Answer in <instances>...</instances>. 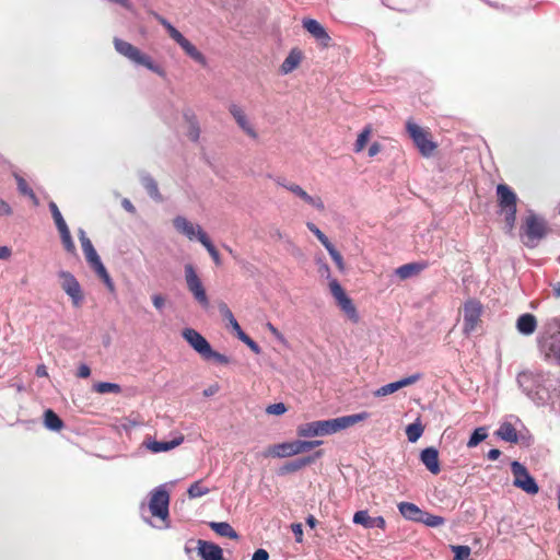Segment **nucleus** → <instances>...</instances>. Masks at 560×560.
Here are the masks:
<instances>
[{
	"label": "nucleus",
	"mask_w": 560,
	"mask_h": 560,
	"mask_svg": "<svg viewBox=\"0 0 560 560\" xmlns=\"http://www.w3.org/2000/svg\"><path fill=\"white\" fill-rule=\"evenodd\" d=\"M369 418V413L363 411L360 413L343 416L329 420H318L300 424L296 433L301 438H314L334 434L347 428H350Z\"/></svg>",
	"instance_id": "obj_1"
},
{
	"label": "nucleus",
	"mask_w": 560,
	"mask_h": 560,
	"mask_svg": "<svg viewBox=\"0 0 560 560\" xmlns=\"http://www.w3.org/2000/svg\"><path fill=\"white\" fill-rule=\"evenodd\" d=\"M183 338L189 346L205 360H214L220 364H229L230 360L226 355L214 351L208 340L196 329L185 328L182 331Z\"/></svg>",
	"instance_id": "obj_2"
},
{
	"label": "nucleus",
	"mask_w": 560,
	"mask_h": 560,
	"mask_svg": "<svg viewBox=\"0 0 560 560\" xmlns=\"http://www.w3.org/2000/svg\"><path fill=\"white\" fill-rule=\"evenodd\" d=\"M80 242L85 259L90 267L94 270L97 277L104 282L109 292H115V283L110 278L108 271L103 265L100 256L97 255L92 242L85 236L83 231H80Z\"/></svg>",
	"instance_id": "obj_3"
},
{
	"label": "nucleus",
	"mask_w": 560,
	"mask_h": 560,
	"mask_svg": "<svg viewBox=\"0 0 560 560\" xmlns=\"http://www.w3.org/2000/svg\"><path fill=\"white\" fill-rule=\"evenodd\" d=\"M80 242L85 259L90 267L94 270L97 277L104 282L109 292H115V283L110 278L108 271L103 265L100 256L97 255L92 242L85 236L83 231H80Z\"/></svg>",
	"instance_id": "obj_4"
},
{
	"label": "nucleus",
	"mask_w": 560,
	"mask_h": 560,
	"mask_svg": "<svg viewBox=\"0 0 560 560\" xmlns=\"http://www.w3.org/2000/svg\"><path fill=\"white\" fill-rule=\"evenodd\" d=\"M114 46L118 54L126 57L131 62L143 66L161 77L165 75V71L160 66L155 65L150 56L141 52L140 49L130 43L116 37L114 38Z\"/></svg>",
	"instance_id": "obj_5"
},
{
	"label": "nucleus",
	"mask_w": 560,
	"mask_h": 560,
	"mask_svg": "<svg viewBox=\"0 0 560 560\" xmlns=\"http://www.w3.org/2000/svg\"><path fill=\"white\" fill-rule=\"evenodd\" d=\"M549 229L546 221L532 213L529 214L521 228V238L525 246L533 248L536 247L548 233Z\"/></svg>",
	"instance_id": "obj_6"
},
{
	"label": "nucleus",
	"mask_w": 560,
	"mask_h": 560,
	"mask_svg": "<svg viewBox=\"0 0 560 560\" xmlns=\"http://www.w3.org/2000/svg\"><path fill=\"white\" fill-rule=\"evenodd\" d=\"M323 444L320 440L302 441L294 440L290 442H283L275 444L268 448L267 455L272 457H291L301 453L307 452Z\"/></svg>",
	"instance_id": "obj_7"
},
{
	"label": "nucleus",
	"mask_w": 560,
	"mask_h": 560,
	"mask_svg": "<svg viewBox=\"0 0 560 560\" xmlns=\"http://www.w3.org/2000/svg\"><path fill=\"white\" fill-rule=\"evenodd\" d=\"M156 20L165 27L170 37L176 42L180 48L189 56L194 61L201 66H207V59L202 52H200L195 45H192L184 35L176 30L166 19L156 14Z\"/></svg>",
	"instance_id": "obj_8"
},
{
	"label": "nucleus",
	"mask_w": 560,
	"mask_h": 560,
	"mask_svg": "<svg viewBox=\"0 0 560 560\" xmlns=\"http://www.w3.org/2000/svg\"><path fill=\"white\" fill-rule=\"evenodd\" d=\"M156 20L165 27L170 37L176 42L180 48L189 56L194 61L201 66H207V59L202 52H200L195 45H192L184 35L176 30L166 19L156 14Z\"/></svg>",
	"instance_id": "obj_9"
},
{
	"label": "nucleus",
	"mask_w": 560,
	"mask_h": 560,
	"mask_svg": "<svg viewBox=\"0 0 560 560\" xmlns=\"http://www.w3.org/2000/svg\"><path fill=\"white\" fill-rule=\"evenodd\" d=\"M156 20L165 27L170 37L176 42L180 48L189 56L194 61L201 66H207V59L202 52H200L195 45H192L184 35L176 30L166 19L156 14Z\"/></svg>",
	"instance_id": "obj_10"
},
{
	"label": "nucleus",
	"mask_w": 560,
	"mask_h": 560,
	"mask_svg": "<svg viewBox=\"0 0 560 560\" xmlns=\"http://www.w3.org/2000/svg\"><path fill=\"white\" fill-rule=\"evenodd\" d=\"M406 130L423 156L429 158L433 154L436 149V143L432 141L428 129L422 128L412 119H408L406 121Z\"/></svg>",
	"instance_id": "obj_11"
},
{
	"label": "nucleus",
	"mask_w": 560,
	"mask_h": 560,
	"mask_svg": "<svg viewBox=\"0 0 560 560\" xmlns=\"http://www.w3.org/2000/svg\"><path fill=\"white\" fill-rule=\"evenodd\" d=\"M483 306L477 299H468L463 305V334L471 335L481 325Z\"/></svg>",
	"instance_id": "obj_12"
},
{
	"label": "nucleus",
	"mask_w": 560,
	"mask_h": 560,
	"mask_svg": "<svg viewBox=\"0 0 560 560\" xmlns=\"http://www.w3.org/2000/svg\"><path fill=\"white\" fill-rule=\"evenodd\" d=\"M329 290L337 305L346 314V316L352 323H358L360 317L357 307L353 304L352 300L347 295V293L345 292L343 288L341 287L337 279H331L329 281Z\"/></svg>",
	"instance_id": "obj_13"
},
{
	"label": "nucleus",
	"mask_w": 560,
	"mask_h": 560,
	"mask_svg": "<svg viewBox=\"0 0 560 560\" xmlns=\"http://www.w3.org/2000/svg\"><path fill=\"white\" fill-rule=\"evenodd\" d=\"M511 469L514 477L513 485L516 488L522 489L527 494L534 495L538 493L539 487L524 465L518 462H513Z\"/></svg>",
	"instance_id": "obj_14"
},
{
	"label": "nucleus",
	"mask_w": 560,
	"mask_h": 560,
	"mask_svg": "<svg viewBox=\"0 0 560 560\" xmlns=\"http://www.w3.org/2000/svg\"><path fill=\"white\" fill-rule=\"evenodd\" d=\"M185 280L188 290L191 292L196 301L203 307L209 306V300L206 290L202 285L200 278L198 277L192 265L188 264L185 266Z\"/></svg>",
	"instance_id": "obj_15"
},
{
	"label": "nucleus",
	"mask_w": 560,
	"mask_h": 560,
	"mask_svg": "<svg viewBox=\"0 0 560 560\" xmlns=\"http://www.w3.org/2000/svg\"><path fill=\"white\" fill-rule=\"evenodd\" d=\"M58 276L61 279V288L71 298L72 304L75 307L81 306L84 296L79 281L69 271L62 270Z\"/></svg>",
	"instance_id": "obj_16"
},
{
	"label": "nucleus",
	"mask_w": 560,
	"mask_h": 560,
	"mask_svg": "<svg viewBox=\"0 0 560 560\" xmlns=\"http://www.w3.org/2000/svg\"><path fill=\"white\" fill-rule=\"evenodd\" d=\"M170 495L164 489L152 492L149 509L153 516L165 520L168 516Z\"/></svg>",
	"instance_id": "obj_17"
},
{
	"label": "nucleus",
	"mask_w": 560,
	"mask_h": 560,
	"mask_svg": "<svg viewBox=\"0 0 560 560\" xmlns=\"http://www.w3.org/2000/svg\"><path fill=\"white\" fill-rule=\"evenodd\" d=\"M229 113L234 118L236 125L250 139L257 140L259 135L254 127V124L250 121L249 117L245 113V110L237 104H231L229 106Z\"/></svg>",
	"instance_id": "obj_18"
},
{
	"label": "nucleus",
	"mask_w": 560,
	"mask_h": 560,
	"mask_svg": "<svg viewBox=\"0 0 560 560\" xmlns=\"http://www.w3.org/2000/svg\"><path fill=\"white\" fill-rule=\"evenodd\" d=\"M303 27L324 47H328L331 40L325 27L314 19H304Z\"/></svg>",
	"instance_id": "obj_19"
},
{
	"label": "nucleus",
	"mask_w": 560,
	"mask_h": 560,
	"mask_svg": "<svg viewBox=\"0 0 560 560\" xmlns=\"http://www.w3.org/2000/svg\"><path fill=\"white\" fill-rule=\"evenodd\" d=\"M420 380V375L419 374H415V375H410V376H407V377H404L397 382H393V383H389V384H386L382 387H380L378 389H376L374 392V396L375 397H384V396H387V395H390V394H394L395 392L406 387V386H409V385H412L415 384L416 382H418Z\"/></svg>",
	"instance_id": "obj_20"
},
{
	"label": "nucleus",
	"mask_w": 560,
	"mask_h": 560,
	"mask_svg": "<svg viewBox=\"0 0 560 560\" xmlns=\"http://www.w3.org/2000/svg\"><path fill=\"white\" fill-rule=\"evenodd\" d=\"M497 197L502 210H516L517 196L508 185L497 186Z\"/></svg>",
	"instance_id": "obj_21"
},
{
	"label": "nucleus",
	"mask_w": 560,
	"mask_h": 560,
	"mask_svg": "<svg viewBox=\"0 0 560 560\" xmlns=\"http://www.w3.org/2000/svg\"><path fill=\"white\" fill-rule=\"evenodd\" d=\"M289 191L304 201L305 206L315 208V209H324V201L319 196H311L307 194L300 185L294 184V186L289 187Z\"/></svg>",
	"instance_id": "obj_22"
},
{
	"label": "nucleus",
	"mask_w": 560,
	"mask_h": 560,
	"mask_svg": "<svg viewBox=\"0 0 560 560\" xmlns=\"http://www.w3.org/2000/svg\"><path fill=\"white\" fill-rule=\"evenodd\" d=\"M420 459L431 474H433V475L440 474L441 467H440V460H439V452L436 448H434V447L424 448L420 454Z\"/></svg>",
	"instance_id": "obj_23"
},
{
	"label": "nucleus",
	"mask_w": 560,
	"mask_h": 560,
	"mask_svg": "<svg viewBox=\"0 0 560 560\" xmlns=\"http://www.w3.org/2000/svg\"><path fill=\"white\" fill-rule=\"evenodd\" d=\"M324 452L317 451L314 455L298 458L292 462L285 463L281 468V474H289V472H295L311 464H313L317 458L322 457Z\"/></svg>",
	"instance_id": "obj_24"
},
{
	"label": "nucleus",
	"mask_w": 560,
	"mask_h": 560,
	"mask_svg": "<svg viewBox=\"0 0 560 560\" xmlns=\"http://www.w3.org/2000/svg\"><path fill=\"white\" fill-rule=\"evenodd\" d=\"M198 553L202 560H224L222 549L213 542L199 540Z\"/></svg>",
	"instance_id": "obj_25"
},
{
	"label": "nucleus",
	"mask_w": 560,
	"mask_h": 560,
	"mask_svg": "<svg viewBox=\"0 0 560 560\" xmlns=\"http://www.w3.org/2000/svg\"><path fill=\"white\" fill-rule=\"evenodd\" d=\"M353 523L364 526L365 528L378 527L384 529L386 522L383 516L371 517L368 511H358L353 516Z\"/></svg>",
	"instance_id": "obj_26"
},
{
	"label": "nucleus",
	"mask_w": 560,
	"mask_h": 560,
	"mask_svg": "<svg viewBox=\"0 0 560 560\" xmlns=\"http://www.w3.org/2000/svg\"><path fill=\"white\" fill-rule=\"evenodd\" d=\"M427 267V262H409L398 267L395 273L400 280H407L420 275Z\"/></svg>",
	"instance_id": "obj_27"
},
{
	"label": "nucleus",
	"mask_w": 560,
	"mask_h": 560,
	"mask_svg": "<svg viewBox=\"0 0 560 560\" xmlns=\"http://www.w3.org/2000/svg\"><path fill=\"white\" fill-rule=\"evenodd\" d=\"M302 59L303 52L299 48H292L280 66V72L282 74L291 73L300 66Z\"/></svg>",
	"instance_id": "obj_28"
},
{
	"label": "nucleus",
	"mask_w": 560,
	"mask_h": 560,
	"mask_svg": "<svg viewBox=\"0 0 560 560\" xmlns=\"http://www.w3.org/2000/svg\"><path fill=\"white\" fill-rule=\"evenodd\" d=\"M175 229L186 235L189 240L198 238V231L201 230L199 226H195L184 217H176L173 221Z\"/></svg>",
	"instance_id": "obj_29"
},
{
	"label": "nucleus",
	"mask_w": 560,
	"mask_h": 560,
	"mask_svg": "<svg viewBox=\"0 0 560 560\" xmlns=\"http://www.w3.org/2000/svg\"><path fill=\"white\" fill-rule=\"evenodd\" d=\"M516 328L522 335L529 336L537 328V319L530 313L523 314L516 320Z\"/></svg>",
	"instance_id": "obj_30"
},
{
	"label": "nucleus",
	"mask_w": 560,
	"mask_h": 560,
	"mask_svg": "<svg viewBox=\"0 0 560 560\" xmlns=\"http://www.w3.org/2000/svg\"><path fill=\"white\" fill-rule=\"evenodd\" d=\"M184 441V436L179 435L178 438L173 439L167 442H159V441H149L145 443L147 448L152 453H161L171 451L177 446H179Z\"/></svg>",
	"instance_id": "obj_31"
},
{
	"label": "nucleus",
	"mask_w": 560,
	"mask_h": 560,
	"mask_svg": "<svg viewBox=\"0 0 560 560\" xmlns=\"http://www.w3.org/2000/svg\"><path fill=\"white\" fill-rule=\"evenodd\" d=\"M398 510L400 514L407 520L420 522L421 517H423V511L420 510L416 504L410 502L399 503Z\"/></svg>",
	"instance_id": "obj_32"
},
{
	"label": "nucleus",
	"mask_w": 560,
	"mask_h": 560,
	"mask_svg": "<svg viewBox=\"0 0 560 560\" xmlns=\"http://www.w3.org/2000/svg\"><path fill=\"white\" fill-rule=\"evenodd\" d=\"M497 435L501 438L503 441L510 442V443H517L518 442V434L514 425L510 422H504L500 425L499 430L497 431Z\"/></svg>",
	"instance_id": "obj_33"
},
{
	"label": "nucleus",
	"mask_w": 560,
	"mask_h": 560,
	"mask_svg": "<svg viewBox=\"0 0 560 560\" xmlns=\"http://www.w3.org/2000/svg\"><path fill=\"white\" fill-rule=\"evenodd\" d=\"M198 240L206 247L214 264L217 266H221L222 261L218 249L214 247V245L202 230L198 231Z\"/></svg>",
	"instance_id": "obj_34"
},
{
	"label": "nucleus",
	"mask_w": 560,
	"mask_h": 560,
	"mask_svg": "<svg viewBox=\"0 0 560 560\" xmlns=\"http://www.w3.org/2000/svg\"><path fill=\"white\" fill-rule=\"evenodd\" d=\"M44 424L47 429L52 431H60L65 425L60 417L51 409L45 411Z\"/></svg>",
	"instance_id": "obj_35"
},
{
	"label": "nucleus",
	"mask_w": 560,
	"mask_h": 560,
	"mask_svg": "<svg viewBox=\"0 0 560 560\" xmlns=\"http://www.w3.org/2000/svg\"><path fill=\"white\" fill-rule=\"evenodd\" d=\"M210 527L220 536L229 537L231 539H238V534L226 522H212L210 523Z\"/></svg>",
	"instance_id": "obj_36"
},
{
	"label": "nucleus",
	"mask_w": 560,
	"mask_h": 560,
	"mask_svg": "<svg viewBox=\"0 0 560 560\" xmlns=\"http://www.w3.org/2000/svg\"><path fill=\"white\" fill-rule=\"evenodd\" d=\"M424 427L422 425L420 419L418 418L413 423L407 425L406 435L409 442H417L421 435L423 434Z\"/></svg>",
	"instance_id": "obj_37"
},
{
	"label": "nucleus",
	"mask_w": 560,
	"mask_h": 560,
	"mask_svg": "<svg viewBox=\"0 0 560 560\" xmlns=\"http://www.w3.org/2000/svg\"><path fill=\"white\" fill-rule=\"evenodd\" d=\"M219 311H220V314L222 315V317L230 323L233 330H240V324L235 319L232 311L230 310V307L228 306L226 303H224V302L219 303Z\"/></svg>",
	"instance_id": "obj_38"
},
{
	"label": "nucleus",
	"mask_w": 560,
	"mask_h": 560,
	"mask_svg": "<svg viewBox=\"0 0 560 560\" xmlns=\"http://www.w3.org/2000/svg\"><path fill=\"white\" fill-rule=\"evenodd\" d=\"M451 550L454 552L453 560H474L470 558L471 549L466 545H451Z\"/></svg>",
	"instance_id": "obj_39"
},
{
	"label": "nucleus",
	"mask_w": 560,
	"mask_h": 560,
	"mask_svg": "<svg viewBox=\"0 0 560 560\" xmlns=\"http://www.w3.org/2000/svg\"><path fill=\"white\" fill-rule=\"evenodd\" d=\"M94 390L98 394H119L121 392V388L118 384L115 383L101 382L94 385Z\"/></svg>",
	"instance_id": "obj_40"
},
{
	"label": "nucleus",
	"mask_w": 560,
	"mask_h": 560,
	"mask_svg": "<svg viewBox=\"0 0 560 560\" xmlns=\"http://www.w3.org/2000/svg\"><path fill=\"white\" fill-rule=\"evenodd\" d=\"M142 185L152 198H159V189L156 182L151 176H143L141 178Z\"/></svg>",
	"instance_id": "obj_41"
},
{
	"label": "nucleus",
	"mask_w": 560,
	"mask_h": 560,
	"mask_svg": "<svg viewBox=\"0 0 560 560\" xmlns=\"http://www.w3.org/2000/svg\"><path fill=\"white\" fill-rule=\"evenodd\" d=\"M209 491L210 490L207 487H203L201 485V481H195L188 488L187 493L190 499H195V498H199V497H202V495L209 493Z\"/></svg>",
	"instance_id": "obj_42"
},
{
	"label": "nucleus",
	"mask_w": 560,
	"mask_h": 560,
	"mask_svg": "<svg viewBox=\"0 0 560 560\" xmlns=\"http://www.w3.org/2000/svg\"><path fill=\"white\" fill-rule=\"evenodd\" d=\"M487 438V433H486V430L485 428H477L471 436L469 438L468 442H467V446L468 447H475L477 446L480 442H482L483 440H486Z\"/></svg>",
	"instance_id": "obj_43"
},
{
	"label": "nucleus",
	"mask_w": 560,
	"mask_h": 560,
	"mask_svg": "<svg viewBox=\"0 0 560 560\" xmlns=\"http://www.w3.org/2000/svg\"><path fill=\"white\" fill-rule=\"evenodd\" d=\"M421 523H424L425 525L430 527H438L444 524V518L439 515H433L427 512H423V517L420 520Z\"/></svg>",
	"instance_id": "obj_44"
},
{
	"label": "nucleus",
	"mask_w": 560,
	"mask_h": 560,
	"mask_svg": "<svg viewBox=\"0 0 560 560\" xmlns=\"http://www.w3.org/2000/svg\"><path fill=\"white\" fill-rule=\"evenodd\" d=\"M370 135H371L370 128H365L359 133L357 141L354 143L355 152H361L364 149V147L366 145V143L370 139Z\"/></svg>",
	"instance_id": "obj_45"
},
{
	"label": "nucleus",
	"mask_w": 560,
	"mask_h": 560,
	"mask_svg": "<svg viewBox=\"0 0 560 560\" xmlns=\"http://www.w3.org/2000/svg\"><path fill=\"white\" fill-rule=\"evenodd\" d=\"M325 248L328 250L331 259L337 265L338 269L342 271L345 269V264L341 254L335 248V246L331 243L327 245Z\"/></svg>",
	"instance_id": "obj_46"
},
{
	"label": "nucleus",
	"mask_w": 560,
	"mask_h": 560,
	"mask_svg": "<svg viewBox=\"0 0 560 560\" xmlns=\"http://www.w3.org/2000/svg\"><path fill=\"white\" fill-rule=\"evenodd\" d=\"M60 237H61V242H62L63 248L68 253L74 254L75 253V245H74V242H73V240L71 237L70 231L65 232L63 234H60Z\"/></svg>",
	"instance_id": "obj_47"
},
{
	"label": "nucleus",
	"mask_w": 560,
	"mask_h": 560,
	"mask_svg": "<svg viewBox=\"0 0 560 560\" xmlns=\"http://www.w3.org/2000/svg\"><path fill=\"white\" fill-rule=\"evenodd\" d=\"M52 214H54V220H55L56 226L59 231V234H63L65 232L70 231L66 221L63 220V218L61 215V212H52Z\"/></svg>",
	"instance_id": "obj_48"
},
{
	"label": "nucleus",
	"mask_w": 560,
	"mask_h": 560,
	"mask_svg": "<svg viewBox=\"0 0 560 560\" xmlns=\"http://www.w3.org/2000/svg\"><path fill=\"white\" fill-rule=\"evenodd\" d=\"M15 178H16V182H18V187H19V190L23 194V195H27L30 196L33 200H35V196L32 191V189L27 186L26 182L24 178H22L21 176L19 175H15Z\"/></svg>",
	"instance_id": "obj_49"
},
{
	"label": "nucleus",
	"mask_w": 560,
	"mask_h": 560,
	"mask_svg": "<svg viewBox=\"0 0 560 560\" xmlns=\"http://www.w3.org/2000/svg\"><path fill=\"white\" fill-rule=\"evenodd\" d=\"M266 411L269 415L280 416L287 411V407L283 402H277V404L269 405L267 407Z\"/></svg>",
	"instance_id": "obj_50"
},
{
	"label": "nucleus",
	"mask_w": 560,
	"mask_h": 560,
	"mask_svg": "<svg viewBox=\"0 0 560 560\" xmlns=\"http://www.w3.org/2000/svg\"><path fill=\"white\" fill-rule=\"evenodd\" d=\"M188 135L192 141H197L199 138L200 130H199L198 124L195 119L190 121V129H189Z\"/></svg>",
	"instance_id": "obj_51"
},
{
	"label": "nucleus",
	"mask_w": 560,
	"mask_h": 560,
	"mask_svg": "<svg viewBox=\"0 0 560 560\" xmlns=\"http://www.w3.org/2000/svg\"><path fill=\"white\" fill-rule=\"evenodd\" d=\"M275 183L280 186V187H283L284 189H287L289 191V187L291 186H294L295 183L293 182H290L285 177L283 176H277L273 178Z\"/></svg>",
	"instance_id": "obj_52"
},
{
	"label": "nucleus",
	"mask_w": 560,
	"mask_h": 560,
	"mask_svg": "<svg viewBox=\"0 0 560 560\" xmlns=\"http://www.w3.org/2000/svg\"><path fill=\"white\" fill-rule=\"evenodd\" d=\"M152 303L156 310H162L165 305V298L162 294L152 295Z\"/></svg>",
	"instance_id": "obj_53"
},
{
	"label": "nucleus",
	"mask_w": 560,
	"mask_h": 560,
	"mask_svg": "<svg viewBox=\"0 0 560 560\" xmlns=\"http://www.w3.org/2000/svg\"><path fill=\"white\" fill-rule=\"evenodd\" d=\"M91 374V369L86 364H81L78 368L77 376L80 378H86Z\"/></svg>",
	"instance_id": "obj_54"
},
{
	"label": "nucleus",
	"mask_w": 560,
	"mask_h": 560,
	"mask_svg": "<svg viewBox=\"0 0 560 560\" xmlns=\"http://www.w3.org/2000/svg\"><path fill=\"white\" fill-rule=\"evenodd\" d=\"M268 559H269V553L265 549H257L252 557V560H268Z\"/></svg>",
	"instance_id": "obj_55"
},
{
	"label": "nucleus",
	"mask_w": 560,
	"mask_h": 560,
	"mask_svg": "<svg viewBox=\"0 0 560 560\" xmlns=\"http://www.w3.org/2000/svg\"><path fill=\"white\" fill-rule=\"evenodd\" d=\"M313 233L318 238V241L324 245V247L330 244L328 237L318 228Z\"/></svg>",
	"instance_id": "obj_56"
},
{
	"label": "nucleus",
	"mask_w": 560,
	"mask_h": 560,
	"mask_svg": "<svg viewBox=\"0 0 560 560\" xmlns=\"http://www.w3.org/2000/svg\"><path fill=\"white\" fill-rule=\"evenodd\" d=\"M266 327L279 341H283L284 340L283 335L271 323H267Z\"/></svg>",
	"instance_id": "obj_57"
},
{
	"label": "nucleus",
	"mask_w": 560,
	"mask_h": 560,
	"mask_svg": "<svg viewBox=\"0 0 560 560\" xmlns=\"http://www.w3.org/2000/svg\"><path fill=\"white\" fill-rule=\"evenodd\" d=\"M254 353L259 354L261 352V348L258 346L256 341H254L250 337L244 342Z\"/></svg>",
	"instance_id": "obj_58"
},
{
	"label": "nucleus",
	"mask_w": 560,
	"mask_h": 560,
	"mask_svg": "<svg viewBox=\"0 0 560 560\" xmlns=\"http://www.w3.org/2000/svg\"><path fill=\"white\" fill-rule=\"evenodd\" d=\"M516 212H508L505 217V222L510 230L514 228L515 221H516Z\"/></svg>",
	"instance_id": "obj_59"
},
{
	"label": "nucleus",
	"mask_w": 560,
	"mask_h": 560,
	"mask_svg": "<svg viewBox=\"0 0 560 560\" xmlns=\"http://www.w3.org/2000/svg\"><path fill=\"white\" fill-rule=\"evenodd\" d=\"M35 374H36V376H38V377H47V376H48V371H47L46 365H44V364H39V365L36 368Z\"/></svg>",
	"instance_id": "obj_60"
},
{
	"label": "nucleus",
	"mask_w": 560,
	"mask_h": 560,
	"mask_svg": "<svg viewBox=\"0 0 560 560\" xmlns=\"http://www.w3.org/2000/svg\"><path fill=\"white\" fill-rule=\"evenodd\" d=\"M12 250L8 246H0V259H8L11 257Z\"/></svg>",
	"instance_id": "obj_61"
},
{
	"label": "nucleus",
	"mask_w": 560,
	"mask_h": 560,
	"mask_svg": "<svg viewBox=\"0 0 560 560\" xmlns=\"http://www.w3.org/2000/svg\"><path fill=\"white\" fill-rule=\"evenodd\" d=\"M381 151V144L377 142H374L369 148V156H375Z\"/></svg>",
	"instance_id": "obj_62"
},
{
	"label": "nucleus",
	"mask_w": 560,
	"mask_h": 560,
	"mask_svg": "<svg viewBox=\"0 0 560 560\" xmlns=\"http://www.w3.org/2000/svg\"><path fill=\"white\" fill-rule=\"evenodd\" d=\"M292 530H293V533L296 536V540L301 541V537L303 535L302 525L301 524H293L292 525Z\"/></svg>",
	"instance_id": "obj_63"
},
{
	"label": "nucleus",
	"mask_w": 560,
	"mask_h": 560,
	"mask_svg": "<svg viewBox=\"0 0 560 560\" xmlns=\"http://www.w3.org/2000/svg\"><path fill=\"white\" fill-rule=\"evenodd\" d=\"M501 455V451L498 450V448H492L488 452L487 454V457L490 459V460H497Z\"/></svg>",
	"instance_id": "obj_64"
}]
</instances>
